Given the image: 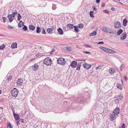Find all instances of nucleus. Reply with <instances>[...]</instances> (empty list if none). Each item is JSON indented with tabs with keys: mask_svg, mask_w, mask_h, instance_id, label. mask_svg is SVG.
Returning a JSON list of instances; mask_svg holds the SVG:
<instances>
[{
	"mask_svg": "<svg viewBox=\"0 0 128 128\" xmlns=\"http://www.w3.org/2000/svg\"><path fill=\"white\" fill-rule=\"evenodd\" d=\"M115 8H114V7H112L111 8V10H115Z\"/></svg>",
	"mask_w": 128,
	"mask_h": 128,
	"instance_id": "nucleus-60",
	"label": "nucleus"
},
{
	"mask_svg": "<svg viewBox=\"0 0 128 128\" xmlns=\"http://www.w3.org/2000/svg\"><path fill=\"white\" fill-rule=\"evenodd\" d=\"M77 100H78V103H80V101H81L82 100V99L80 98H78Z\"/></svg>",
	"mask_w": 128,
	"mask_h": 128,
	"instance_id": "nucleus-45",
	"label": "nucleus"
},
{
	"mask_svg": "<svg viewBox=\"0 0 128 128\" xmlns=\"http://www.w3.org/2000/svg\"><path fill=\"white\" fill-rule=\"evenodd\" d=\"M84 25L82 24H80L78 25V27L80 28H82L84 26Z\"/></svg>",
	"mask_w": 128,
	"mask_h": 128,
	"instance_id": "nucleus-37",
	"label": "nucleus"
},
{
	"mask_svg": "<svg viewBox=\"0 0 128 128\" xmlns=\"http://www.w3.org/2000/svg\"><path fill=\"white\" fill-rule=\"evenodd\" d=\"M8 126H9L10 128H12V127L11 126L10 123L9 122L8 124Z\"/></svg>",
	"mask_w": 128,
	"mask_h": 128,
	"instance_id": "nucleus-44",
	"label": "nucleus"
},
{
	"mask_svg": "<svg viewBox=\"0 0 128 128\" xmlns=\"http://www.w3.org/2000/svg\"><path fill=\"white\" fill-rule=\"evenodd\" d=\"M20 121L22 122L23 123L24 122V120L23 119H21L19 120Z\"/></svg>",
	"mask_w": 128,
	"mask_h": 128,
	"instance_id": "nucleus-56",
	"label": "nucleus"
},
{
	"mask_svg": "<svg viewBox=\"0 0 128 128\" xmlns=\"http://www.w3.org/2000/svg\"><path fill=\"white\" fill-rule=\"evenodd\" d=\"M85 46H86L87 47H88L90 48H91V46L90 45H89L88 44H86Z\"/></svg>",
	"mask_w": 128,
	"mask_h": 128,
	"instance_id": "nucleus-51",
	"label": "nucleus"
},
{
	"mask_svg": "<svg viewBox=\"0 0 128 128\" xmlns=\"http://www.w3.org/2000/svg\"><path fill=\"white\" fill-rule=\"evenodd\" d=\"M119 128H126L125 124H122V126L120 127Z\"/></svg>",
	"mask_w": 128,
	"mask_h": 128,
	"instance_id": "nucleus-41",
	"label": "nucleus"
},
{
	"mask_svg": "<svg viewBox=\"0 0 128 128\" xmlns=\"http://www.w3.org/2000/svg\"><path fill=\"white\" fill-rule=\"evenodd\" d=\"M116 115L114 114H111L110 116V119L111 120L113 121L114 120V118Z\"/></svg>",
	"mask_w": 128,
	"mask_h": 128,
	"instance_id": "nucleus-24",
	"label": "nucleus"
},
{
	"mask_svg": "<svg viewBox=\"0 0 128 128\" xmlns=\"http://www.w3.org/2000/svg\"><path fill=\"white\" fill-rule=\"evenodd\" d=\"M74 31L76 32H78L79 31L78 26H74Z\"/></svg>",
	"mask_w": 128,
	"mask_h": 128,
	"instance_id": "nucleus-25",
	"label": "nucleus"
},
{
	"mask_svg": "<svg viewBox=\"0 0 128 128\" xmlns=\"http://www.w3.org/2000/svg\"><path fill=\"white\" fill-rule=\"evenodd\" d=\"M17 84L18 86H20L22 84V81L21 78H18L17 81Z\"/></svg>",
	"mask_w": 128,
	"mask_h": 128,
	"instance_id": "nucleus-8",
	"label": "nucleus"
},
{
	"mask_svg": "<svg viewBox=\"0 0 128 128\" xmlns=\"http://www.w3.org/2000/svg\"><path fill=\"white\" fill-rule=\"evenodd\" d=\"M52 8L53 10H55L56 8V6L55 5V4H52Z\"/></svg>",
	"mask_w": 128,
	"mask_h": 128,
	"instance_id": "nucleus-38",
	"label": "nucleus"
},
{
	"mask_svg": "<svg viewBox=\"0 0 128 128\" xmlns=\"http://www.w3.org/2000/svg\"><path fill=\"white\" fill-rule=\"evenodd\" d=\"M114 26L116 28H119L121 27V24L119 22H117L114 23Z\"/></svg>",
	"mask_w": 128,
	"mask_h": 128,
	"instance_id": "nucleus-4",
	"label": "nucleus"
},
{
	"mask_svg": "<svg viewBox=\"0 0 128 128\" xmlns=\"http://www.w3.org/2000/svg\"><path fill=\"white\" fill-rule=\"evenodd\" d=\"M6 18L3 17H2V19L3 22H6L5 20H6Z\"/></svg>",
	"mask_w": 128,
	"mask_h": 128,
	"instance_id": "nucleus-52",
	"label": "nucleus"
},
{
	"mask_svg": "<svg viewBox=\"0 0 128 128\" xmlns=\"http://www.w3.org/2000/svg\"><path fill=\"white\" fill-rule=\"evenodd\" d=\"M96 32L95 31H94L92 32L90 34V36H95L96 34Z\"/></svg>",
	"mask_w": 128,
	"mask_h": 128,
	"instance_id": "nucleus-27",
	"label": "nucleus"
},
{
	"mask_svg": "<svg viewBox=\"0 0 128 128\" xmlns=\"http://www.w3.org/2000/svg\"><path fill=\"white\" fill-rule=\"evenodd\" d=\"M77 65V62L75 61H73L70 65V66L73 68H75Z\"/></svg>",
	"mask_w": 128,
	"mask_h": 128,
	"instance_id": "nucleus-6",
	"label": "nucleus"
},
{
	"mask_svg": "<svg viewBox=\"0 0 128 128\" xmlns=\"http://www.w3.org/2000/svg\"><path fill=\"white\" fill-rule=\"evenodd\" d=\"M43 63L47 66L50 65L52 63V60L49 57H47L44 60Z\"/></svg>",
	"mask_w": 128,
	"mask_h": 128,
	"instance_id": "nucleus-1",
	"label": "nucleus"
},
{
	"mask_svg": "<svg viewBox=\"0 0 128 128\" xmlns=\"http://www.w3.org/2000/svg\"><path fill=\"white\" fill-rule=\"evenodd\" d=\"M109 73L111 74H113L116 72L114 69L113 68H110L109 70Z\"/></svg>",
	"mask_w": 128,
	"mask_h": 128,
	"instance_id": "nucleus-11",
	"label": "nucleus"
},
{
	"mask_svg": "<svg viewBox=\"0 0 128 128\" xmlns=\"http://www.w3.org/2000/svg\"><path fill=\"white\" fill-rule=\"evenodd\" d=\"M120 112V108H116L114 110L113 112L114 115H118Z\"/></svg>",
	"mask_w": 128,
	"mask_h": 128,
	"instance_id": "nucleus-5",
	"label": "nucleus"
},
{
	"mask_svg": "<svg viewBox=\"0 0 128 128\" xmlns=\"http://www.w3.org/2000/svg\"><path fill=\"white\" fill-rule=\"evenodd\" d=\"M8 18L9 19V20L10 21V22H11L13 20L12 19V14H9L8 16Z\"/></svg>",
	"mask_w": 128,
	"mask_h": 128,
	"instance_id": "nucleus-18",
	"label": "nucleus"
},
{
	"mask_svg": "<svg viewBox=\"0 0 128 128\" xmlns=\"http://www.w3.org/2000/svg\"><path fill=\"white\" fill-rule=\"evenodd\" d=\"M11 48H17V43L16 42L13 43L11 45Z\"/></svg>",
	"mask_w": 128,
	"mask_h": 128,
	"instance_id": "nucleus-16",
	"label": "nucleus"
},
{
	"mask_svg": "<svg viewBox=\"0 0 128 128\" xmlns=\"http://www.w3.org/2000/svg\"><path fill=\"white\" fill-rule=\"evenodd\" d=\"M94 12L93 11H90V16L92 18H94V16L93 13Z\"/></svg>",
	"mask_w": 128,
	"mask_h": 128,
	"instance_id": "nucleus-30",
	"label": "nucleus"
},
{
	"mask_svg": "<svg viewBox=\"0 0 128 128\" xmlns=\"http://www.w3.org/2000/svg\"><path fill=\"white\" fill-rule=\"evenodd\" d=\"M102 66H99L97 67L96 68V70H100L102 69Z\"/></svg>",
	"mask_w": 128,
	"mask_h": 128,
	"instance_id": "nucleus-43",
	"label": "nucleus"
},
{
	"mask_svg": "<svg viewBox=\"0 0 128 128\" xmlns=\"http://www.w3.org/2000/svg\"><path fill=\"white\" fill-rule=\"evenodd\" d=\"M11 108L12 110V112H13V111H14V110H13L14 108Z\"/></svg>",
	"mask_w": 128,
	"mask_h": 128,
	"instance_id": "nucleus-64",
	"label": "nucleus"
},
{
	"mask_svg": "<svg viewBox=\"0 0 128 128\" xmlns=\"http://www.w3.org/2000/svg\"><path fill=\"white\" fill-rule=\"evenodd\" d=\"M124 65L122 64L120 66V69L121 70L122 68L124 67Z\"/></svg>",
	"mask_w": 128,
	"mask_h": 128,
	"instance_id": "nucleus-54",
	"label": "nucleus"
},
{
	"mask_svg": "<svg viewBox=\"0 0 128 128\" xmlns=\"http://www.w3.org/2000/svg\"><path fill=\"white\" fill-rule=\"evenodd\" d=\"M43 29V30L42 31V33L43 34H46V32H45V30L44 28H42Z\"/></svg>",
	"mask_w": 128,
	"mask_h": 128,
	"instance_id": "nucleus-46",
	"label": "nucleus"
},
{
	"mask_svg": "<svg viewBox=\"0 0 128 128\" xmlns=\"http://www.w3.org/2000/svg\"><path fill=\"white\" fill-rule=\"evenodd\" d=\"M19 121H18L16 122L17 125H18V124H20Z\"/></svg>",
	"mask_w": 128,
	"mask_h": 128,
	"instance_id": "nucleus-63",
	"label": "nucleus"
},
{
	"mask_svg": "<svg viewBox=\"0 0 128 128\" xmlns=\"http://www.w3.org/2000/svg\"><path fill=\"white\" fill-rule=\"evenodd\" d=\"M24 22L22 21H20L18 24V26L20 28L23 26Z\"/></svg>",
	"mask_w": 128,
	"mask_h": 128,
	"instance_id": "nucleus-22",
	"label": "nucleus"
},
{
	"mask_svg": "<svg viewBox=\"0 0 128 128\" xmlns=\"http://www.w3.org/2000/svg\"><path fill=\"white\" fill-rule=\"evenodd\" d=\"M84 52H85L87 54H90L91 53L90 52H86V51H84Z\"/></svg>",
	"mask_w": 128,
	"mask_h": 128,
	"instance_id": "nucleus-57",
	"label": "nucleus"
},
{
	"mask_svg": "<svg viewBox=\"0 0 128 128\" xmlns=\"http://www.w3.org/2000/svg\"><path fill=\"white\" fill-rule=\"evenodd\" d=\"M4 48V45L3 44L1 46H0V50L3 49Z\"/></svg>",
	"mask_w": 128,
	"mask_h": 128,
	"instance_id": "nucleus-39",
	"label": "nucleus"
},
{
	"mask_svg": "<svg viewBox=\"0 0 128 128\" xmlns=\"http://www.w3.org/2000/svg\"><path fill=\"white\" fill-rule=\"evenodd\" d=\"M123 36H121L120 38V39L122 40H124V39H125V38H126V33H124L123 34Z\"/></svg>",
	"mask_w": 128,
	"mask_h": 128,
	"instance_id": "nucleus-19",
	"label": "nucleus"
},
{
	"mask_svg": "<svg viewBox=\"0 0 128 128\" xmlns=\"http://www.w3.org/2000/svg\"><path fill=\"white\" fill-rule=\"evenodd\" d=\"M105 4L104 2H102L101 4L102 7H104L105 6Z\"/></svg>",
	"mask_w": 128,
	"mask_h": 128,
	"instance_id": "nucleus-53",
	"label": "nucleus"
},
{
	"mask_svg": "<svg viewBox=\"0 0 128 128\" xmlns=\"http://www.w3.org/2000/svg\"><path fill=\"white\" fill-rule=\"evenodd\" d=\"M92 8H93L94 10L96 11H97V9H96V8L95 6H93L92 7Z\"/></svg>",
	"mask_w": 128,
	"mask_h": 128,
	"instance_id": "nucleus-55",
	"label": "nucleus"
},
{
	"mask_svg": "<svg viewBox=\"0 0 128 128\" xmlns=\"http://www.w3.org/2000/svg\"><path fill=\"white\" fill-rule=\"evenodd\" d=\"M40 32V27L38 26L36 28V32L37 33H39Z\"/></svg>",
	"mask_w": 128,
	"mask_h": 128,
	"instance_id": "nucleus-29",
	"label": "nucleus"
},
{
	"mask_svg": "<svg viewBox=\"0 0 128 128\" xmlns=\"http://www.w3.org/2000/svg\"><path fill=\"white\" fill-rule=\"evenodd\" d=\"M77 68H76V70H80V63L79 62L77 65Z\"/></svg>",
	"mask_w": 128,
	"mask_h": 128,
	"instance_id": "nucleus-26",
	"label": "nucleus"
},
{
	"mask_svg": "<svg viewBox=\"0 0 128 128\" xmlns=\"http://www.w3.org/2000/svg\"><path fill=\"white\" fill-rule=\"evenodd\" d=\"M18 91L16 88H14L11 91V93L12 96L15 98L16 97L18 94Z\"/></svg>",
	"mask_w": 128,
	"mask_h": 128,
	"instance_id": "nucleus-2",
	"label": "nucleus"
},
{
	"mask_svg": "<svg viewBox=\"0 0 128 128\" xmlns=\"http://www.w3.org/2000/svg\"><path fill=\"white\" fill-rule=\"evenodd\" d=\"M123 32V30L121 29H120L117 32V36L120 35Z\"/></svg>",
	"mask_w": 128,
	"mask_h": 128,
	"instance_id": "nucleus-23",
	"label": "nucleus"
},
{
	"mask_svg": "<svg viewBox=\"0 0 128 128\" xmlns=\"http://www.w3.org/2000/svg\"><path fill=\"white\" fill-rule=\"evenodd\" d=\"M108 52L110 53H116V52L112 50L109 49V50H108Z\"/></svg>",
	"mask_w": 128,
	"mask_h": 128,
	"instance_id": "nucleus-31",
	"label": "nucleus"
},
{
	"mask_svg": "<svg viewBox=\"0 0 128 128\" xmlns=\"http://www.w3.org/2000/svg\"><path fill=\"white\" fill-rule=\"evenodd\" d=\"M74 26L73 24H68L67 25V27L69 28L70 29H73L74 27Z\"/></svg>",
	"mask_w": 128,
	"mask_h": 128,
	"instance_id": "nucleus-12",
	"label": "nucleus"
},
{
	"mask_svg": "<svg viewBox=\"0 0 128 128\" xmlns=\"http://www.w3.org/2000/svg\"><path fill=\"white\" fill-rule=\"evenodd\" d=\"M128 22L127 20L125 18L124 19L123 21V25L124 26H126V24Z\"/></svg>",
	"mask_w": 128,
	"mask_h": 128,
	"instance_id": "nucleus-17",
	"label": "nucleus"
},
{
	"mask_svg": "<svg viewBox=\"0 0 128 128\" xmlns=\"http://www.w3.org/2000/svg\"><path fill=\"white\" fill-rule=\"evenodd\" d=\"M104 44V42H98V43H97V44Z\"/></svg>",
	"mask_w": 128,
	"mask_h": 128,
	"instance_id": "nucleus-50",
	"label": "nucleus"
},
{
	"mask_svg": "<svg viewBox=\"0 0 128 128\" xmlns=\"http://www.w3.org/2000/svg\"><path fill=\"white\" fill-rule=\"evenodd\" d=\"M116 32H114V31H112V30H109V32H108V33H110L112 34H115Z\"/></svg>",
	"mask_w": 128,
	"mask_h": 128,
	"instance_id": "nucleus-36",
	"label": "nucleus"
},
{
	"mask_svg": "<svg viewBox=\"0 0 128 128\" xmlns=\"http://www.w3.org/2000/svg\"><path fill=\"white\" fill-rule=\"evenodd\" d=\"M114 101L116 103L118 104L120 102L119 99L118 98L115 99Z\"/></svg>",
	"mask_w": 128,
	"mask_h": 128,
	"instance_id": "nucleus-34",
	"label": "nucleus"
},
{
	"mask_svg": "<svg viewBox=\"0 0 128 128\" xmlns=\"http://www.w3.org/2000/svg\"><path fill=\"white\" fill-rule=\"evenodd\" d=\"M38 68V65L36 64H35L33 66H32V68L34 71L36 70Z\"/></svg>",
	"mask_w": 128,
	"mask_h": 128,
	"instance_id": "nucleus-10",
	"label": "nucleus"
},
{
	"mask_svg": "<svg viewBox=\"0 0 128 128\" xmlns=\"http://www.w3.org/2000/svg\"><path fill=\"white\" fill-rule=\"evenodd\" d=\"M24 27L23 28V30L24 31H26V30H27L28 28L27 27V26L25 25H23Z\"/></svg>",
	"mask_w": 128,
	"mask_h": 128,
	"instance_id": "nucleus-35",
	"label": "nucleus"
},
{
	"mask_svg": "<svg viewBox=\"0 0 128 128\" xmlns=\"http://www.w3.org/2000/svg\"><path fill=\"white\" fill-rule=\"evenodd\" d=\"M47 32L49 34H51L52 33V30L51 28H48L47 30Z\"/></svg>",
	"mask_w": 128,
	"mask_h": 128,
	"instance_id": "nucleus-20",
	"label": "nucleus"
},
{
	"mask_svg": "<svg viewBox=\"0 0 128 128\" xmlns=\"http://www.w3.org/2000/svg\"><path fill=\"white\" fill-rule=\"evenodd\" d=\"M83 66L85 68L88 69L91 67V65L86 63H85L83 65Z\"/></svg>",
	"mask_w": 128,
	"mask_h": 128,
	"instance_id": "nucleus-7",
	"label": "nucleus"
},
{
	"mask_svg": "<svg viewBox=\"0 0 128 128\" xmlns=\"http://www.w3.org/2000/svg\"><path fill=\"white\" fill-rule=\"evenodd\" d=\"M70 48L69 47H67L66 48V49L69 51H70L71 50H70Z\"/></svg>",
	"mask_w": 128,
	"mask_h": 128,
	"instance_id": "nucleus-49",
	"label": "nucleus"
},
{
	"mask_svg": "<svg viewBox=\"0 0 128 128\" xmlns=\"http://www.w3.org/2000/svg\"><path fill=\"white\" fill-rule=\"evenodd\" d=\"M29 28L30 30H34L35 28V27L32 25H30Z\"/></svg>",
	"mask_w": 128,
	"mask_h": 128,
	"instance_id": "nucleus-21",
	"label": "nucleus"
},
{
	"mask_svg": "<svg viewBox=\"0 0 128 128\" xmlns=\"http://www.w3.org/2000/svg\"><path fill=\"white\" fill-rule=\"evenodd\" d=\"M8 28L10 30L12 28H14V27L11 26L10 25H8Z\"/></svg>",
	"mask_w": 128,
	"mask_h": 128,
	"instance_id": "nucleus-40",
	"label": "nucleus"
},
{
	"mask_svg": "<svg viewBox=\"0 0 128 128\" xmlns=\"http://www.w3.org/2000/svg\"><path fill=\"white\" fill-rule=\"evenodd\" d=\"M55 49L54 48H53L52 51L51 52H50V54H52V52H54L55 51Z\"/></svg>",
	"mask_w": 128,
	"mask_h": 128,
	"instance_id": "nucleus-48",
	"label": "nucleus"
},
{
	"mask_svg": "<svg viewBox=\"0 0 128 128\" xmlns=\"http://www.w3.org/2000/svg\"><path fill=\"white\" fill-rule=\"evenodd\" d=\"M104 48H105V47H102V46H100V48L102 50H104Z\"/></svg>",
	"mask_w": 128,
	"mask_h": 128,
	"instance_id": "nucleus-58",
	"label": "nucleus"
},
{
	"mask_svg": "<svg viewBox=\"0 0 128 128\" xmlns=\"http://www.w3.org/2000/svg\"><path fill=\"white\" fill-rule=\"evenodd\" d=\"M107 49V48H104L103 50L106 52V50Z\"/></svg>",
	"mask_w": 128,
	"mask_h": 128,
	"instance_id": "nucleus-62",
	"label": "nucleus"
},
{
	"mask_svg": "<svg viewBox=\"0 0 128 128\" xmlns=\"http://www.w3.org/2000/svg\"><path fill=\"white\" fill-rule=\"evenodd\" d=\"M13 116H14L15 120H18L19 119V116L18 114H15L14 111H13Z\"/></svg>",
	"mask_w": 128,
	"mask_h": 128,
	"instance_id": "nucleus-9",
	"label": "nucleus"
},
{
	"mask_svg": "<svg viewBox=\"0 0 128 128\" xmlns=\"http://www.w3.org/2000/svg\"><path fill=\"white\" fill-rule=\"evenodd\" d=\"M103 11L106 14H108L109 13V11L107 10H103Z\"/></svg>",
	"mask_w": 128,
	"mask_h": 128,
	"instance_id": "nucleus-42",
	"label": "nucleus"
},
{
	"mask_svg": "<svg viewBox=\"0 0 128 128\" xmlns=\"http://www.w3.org/2000/svg\"><path fill=\"white\" fill-rule=\"evenodd\" d=\"M57 63L60 64L64 65L66 63L64 59L63 58H59L57 60Z\"/></svg>",
	"mask_w": 128,
	"mask_h": 128,
	"instance_id": "nucleus-3",
	"label": "nucleus"
},
{
	"mask_svg": "<svg viewBox=\"0 0 128 128\" xmlns=\"http://www.w3.org/2000/svg\"><path fill=\"white\" fill-rule=\"evenodd\" d=\"M17 14V11L16 10H15V11L13 12L12 14V17L13 18H14L16 15Z\"/></svg>",
	"mask_w": 128,
	"mask_h": 128,
	"instance_id": "nucleus-28",
	"label": "nucleus"
},
{
	"mask_svg": "<svg viewBox=\"0 0 128 128\" xmlns=\"http://www.w3.org/2000/svg\"><path fill=\"white\" fill-rule=\"evenodd\" d=\"M100 0H96V2L97 3H98L100 2Z\"/></svg>",
	"mask_w": 128,
	"mask_h": 128,
	"instance_id": "nucleus-59",
	"label": "nucleus"
},
{
	"mask_svg": "<svg viewBox=\"0 0 128 128\" xmlns=\"http://www.w3.org/2000/svg\"><path fill=\"white\" fill-rule=\"evenodd\" d=\"M102 30L106 33H108L109 30H110V29L109 28H103Z\"/></svg>",
	"mask_w": 128,
	"mask_h": 128,
	"instance_id": "nucleus-13",
	"label": "nucleus"
},
{
	"mask_svg": "<svg viewBox=\"0 0 128 128\" xmlns=\"http://www.w3.org/2000/svg\"><path fill=\"white\" fill-rule=\"evenodd\" d=\"M117 87L118 88H119L120 90H122V85L120 84H117Z\"/></svg>",
	"mask_w": 128,
	"mask_h": 128,
	"instance_id": "nucleus-32",
	"label": "nucleus"
},
{
	"mask_svg": "<svg viewBox=\"0 0 128 128\" xmlns=\"http://www.w3.org/2000/svg\"><path fill=\"white\" fill-rule=\"evenodd\" d=\"M109 50V48H107V49L106 50V52H108Z\"/></svg>",
	"mask_w": 128,
	"mask_h": 128,
	"instance_id": "nucleus-61",
	"label": "nucleus"
},
{
	"mask_svg": "<svg viewBox=\"0 0 128 128\" xmlns=\"http://www.w3.org/2000/svg\"><path fill=\"white\" fill-rule=\"evenodd\" d=\"M123 97L122 96V95H120L119 96V98L120 100H121Z\"/></svg>",
	"mask_w": 128,
	"mask_h": 128,
	"instance_id": "nucleus-47",
	"label": "nucleus"
},
{
	"mask_svg": "<svg viewBox=\"0 0 128 128\" xmlns=\"http://www.w3.org/2000/svg\"><path fill=\"white\" fill-rule=\"evenodd\" d=\"M18 20L19 21L21 18V16L20 14H18Z\"/></svg>",
	"mask_w": 128,
	"mask_h": 128,
	"instance_id": "nucleus-33",
	"label": "nucleus"
},
{
	"mask_svg": "<svg viewBox=\"0 0 128 128\" xmlns=\"http://www.w3.org/2000/svg\"><path fill=\"white\" fill-rule=\"evenodd\" d=\"M7 79L6 80V82L10 83L11 82L10 80L12 78V77L10 76H8L7 77Z\"/></svg>",
	"mask_w": 128,
	"mask_h": 128,
	"instance_id": "nucleus-14",
	"label": "nucleus"
},
{
	"mask_svg": "<svg viewBox=\"0 0 128 128\" xmlns=\"http://www.w3.org/2000/svg\"><path fill=\"white\" fill-rule=\"evenodd\" d=\"M58 33L60 35L63 34V31L60 28H59L58 29Z\"/></svg>",
	"mask_w": 128,
	"mask_h": 128,
	"instance_id": "nucleus-15",
	"label": "nucleus"
}]
</instances>
